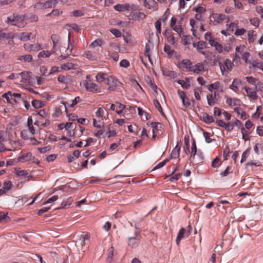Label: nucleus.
Masks as SVG:
<instances>
[{"mask_svg":"<svg viewBox=\"0 0 263 263\" xmlns=\"http://www.w3.org/2000/svg\"><path fill=\"white\" fill-rule=\"evenodd\" d=\"M204 39L206 41H208L211 46L214 47L215 49L219 53L224 52H229L232 48L231 46L224 45L222 46L219 42L218 39H214L211 33L206 32L204 35Z\"/></svg>","mask_w":263,"mask_h":263,"instance_id":"nucleus-1","label":"nucleus"},{"mask_svg":"<svg viewBox=\"0 0 263 263\" xmlns=\"http://www.w3.org/2000/svg\"><path fill=\"white\" fill-rule=\"evenodd\" d=\"M2 97L6 99L8 103L12 105L19 103L23 100V97L22 93L13 92L9 91L2 95Z\"/></svg>","mask_w":263,"mask_h":263,"instance_id":"nucleus-2","label":"nucleus"},{"mask_svg":"<svg viewBox=\"0 0 263 263\" xmlns=\"http://www.w3.org/2000/svg\"><path fill=\"white\" fill-rule=\"evenodd\" d=\"M20 77L22 79L21 82L23 83L30 85H34L36 83V76L30 71L21 72Z\"/></svg>","mask_w":263,"mask_h":263,"instance_id":"nucleus-3","label":"nucleus"},{"mask_svg":"<svg viewBox=\"0 0 263 263\" xmlns=\"http://www.w3.org/2000/svg\"><path fill=\"white\" fill-rule=\"evenodd\" d=\"M106 84L108 85V89L110 91H114L122 87L123 84L114 77L109 76L107 78Z\"/></svg>","mask_w":263,"mask_h":263,"instance_id":"nucleus-4","label":"nucleus"},{"mask_svg":"<svg viewBox=\"0 0 263 263\" xmlns=\"http://www.w3.org/2000/svg\"><path fill=\"white\" fill-rule=\"evenodd\" d=\"M135 228L136 230L134 233V236L129 237L127 238L128 245L132 248H137L140 242V233L138 231V228L136 225H135Z\"/></svg>","mask_w":263,"mask_h":263,"instance_id":"nucleus-5","label":"nucleus"},{"mask_svg":"<svg viewBox=\"0 0 263 263\" xmlns=\"http://www.w3.org/2000/svg\"><path fill=\"white\" fill-rule=\"evenodd\" d=\"M114 8L115 10L118 12L136 11L138 9L136 5L129 4H118L114 6Z\"/></svg>","mask_w":263,"mask_h":263,"instance_id":"nucleus-6","label":"nucleus"},{"mask_svg":"<svg viewBox=\"0 0 263 263\" xmlns=\"http://www.w3.org/2000/svg\"><path fill=\"white\" fill-rule=\"evenodd\" d=\"M55 38H56V35H52L51 36V39L52 40L53 44V51H49V50H43V51H41L38 54L37 57H38L39 58H49L52 54V53H53V52L56 51L55 47L57 46V42L55 41Z\"/></svg>","mask_w":263,"mask_h":263,"instance_id":"nucleus-7","label":"nucleus"},{"mask_svg":"<svg viewBox=\"0 0 263 263\" xmlns=\"http://www.w3.org/2000/svg\"><path fill=\"white\" fill-rule=\"evenodd\" d=\"M24 48L27 52H37L41 49L43 47L40 44H33L25 43L24 45Z\"/></svg>","mask_w":263,"mask_h":263,"instance_id":"nucleus-8","label":"nucleus"},{"mask_svg":"<svg viewBox=\"0 0 263 263\" xmlns=\"http://www.w3.org/2000/svg\"><path fill=\"white\" fill-rule=\"evenodd\" d=\"M150 126L153 128V139H155L157 134H159V130H161L162 129L163 125L156 122H152L150 123Z\"/></svg>","mask_w":263,"mask_h":263,"instance_id":"nucleus-9","label":"nucleus"},{"mask_svg":"<svg viewBox=\"0 0 263 263\" xmlns=\"http://www.w3.org/2000/svg\"><path fill=\"white\" fill-rule=\"evenodd\" d=\"M15 24H14V26H15L18 28H23L26 26V23L24 22V15H20L15 14Z\"/></svg>","mask_w":263,"mask_h":263,"instance_id":"nucleus-10","label":"nucleus"},{"mask_svg":"<svg viewBox=\"0 0 263 263\" xmlns=\"http://www.w3.org/2000/svg\"><path fill=\"white\" fill-rule=\"evenodd\" d=\"M15 36L22 41H27L30 40L31 38H34V36L31 33L27 32L17 33Z\"/></svg>","mask_w":263,"mask_h":263,"instance_id":"nucleus-11","label":"nucleus"},{"mask_svg":"<svg viewBox=\"0 0 263 263\" xmlns=\"http://www.w3.org/2000/svg\"><path fill=\"white\" fill-rule=\"evenodd\" d=\"M200 119L206 124H211L215 121L213 116H210L208 114L205 112L201 113Z\"/></svg>","mask_w":263,"mask_h":263,"instance_id":"nucleus-12","label":"nucleus"},{"mask_svg":"<svg viewBox=\"0 0 263 263\" xmlns=\"http://www.w3.org/2000/svg\"><path fill=\"white\" fill-rule=\"evenodd\" d=\"M153 48V46L152 45L151 42H148L146 44L145 46V55L146 56V59L147 58L149 60L151 64L153 65V63L152 62L151 59V54L152 49Z\"/></svg>","mask_w":263,"mask_h":263,"instance_id":"nucleus-13","label":"nucleus"},{"mask_svg":"<svg viewBox=\"0 0 263 263\" xmlns=\"http://www.w3.org/2000/svg\"><path fill=\"white\" fill-rule=\"evenodd\" d=\"M12 184L11 181H6L4 183V186L0 189V196L6 194L8 191L11 189Z\"/></svg>","mask_w":263,"mask_h":263,"instance_id":"nucleus-14","label":"nucleus"},{"mask_svg":"<svg viewBox=\"0 0 263 263\" xmlns=\"http://www.w3.org/2000/svg\"><path fill=\"white\" fill-rule=\"evenodd\" d=\"M242 59L245 61L246 64H252L255 66V64L252 62V57L248 52H244L241 55Z\"/></svg>","mask_w":263,"mask_h":263,"instance_id":"nucleus-15","label":"nucleus"},{"mask_svg":"<svg viewBox=\"0 0 263 263\" xmlns=\"http://www.w3.org/2000/svg\"><path fill=\"white\" fill-rule=\"evenodd\" d=\"M185 237H187L186 236V230L184 228H181L180 229L176 238V241L177 245L179 246L180 241Z\"/></svg>","mask_w":263,"mask_h":263,"instance_id":"nucleus-16","label":"nucleus"},{"mask_svg":"<svg viewBox=\"0 0 263 263\" xmlns=\"http://www.w3.org/2000/svg\"><path fill=\"white\" fill-rule=\"evenodd\" d=\"M83 56L91 61H95L98 59V55L95 51H86L84 52Z\"/></svg>","mask_w":263,"mask_h":263,"instance_id":"nucleus-17","label":"nucleus"},{"mask_svg":"<svg viewBox=\"0 0 263 263\" xmlns=\"http://www.w3.org/2000/svg\"><path fill=\"white\" fill-rule=\"evenodd\" d=\"M244 89L246 93H247V96L250 98L251 99L255 100L257 99L258 96L256 93V92L255 90H252L249 87H245Z\"/></svg>","mask_w":263,"mask_h":263,"instance_id":"nucleus-18","label":"nucleus"},{"mask_svg":"<svg viewBox=\"0 0 263 263\" xmlns=\"http://www.w3.org/2000/svg\"><path fill=\"white\" fill-rule=\"evenodd\" d=\"M206 87L210 91H212L214 89H220L221 92L223 91V87L220 86V83L218 81L207 85Z\"/></svg>","mask_w":263,"mask_h":263,"instance_id":"nucleus-19","label":"nucleus"},{"mask_svg":"<svg viewBox=\"0 0 263 263\" xmlns=\"http://www.w3.org/2000/svg\"><path fill=\"white\" fill-rule=\"evenodd\" d=\"M161 70L164 76H168L172 78H175L177 77V72L168 70L166 67H162Z\"/></svg>","mask_w":263,"mask_h":263,"instance_id":"nucleus-20","label":"nucleus"},{"mask_svg":"<svg viewBox=\"0 0 263 263\" xmlns=\"http://www.w3.org/2000/svg\"><path fill=\"white\" fill-rule=\"evenodd\" d=\"M75 67H51L50 71L48 73V74H50L57 72L60 71L62 69L64 70H71L74 69Z\"/></svg>","mask_w":263,"mask_h":263,"instance_id":"nucleus-21","label":"nucleus"},{"mask_svg":"<svg viewBox=\"0 0 263 263\" xmlns=\"http://www.w3.org/2000/svg\"><path fill=\"white\" fill-rule=\"evenodd\" d=\"M130 16L132 17V19L136 21L144 20L146 16L144 13L141 12L131 13Z\"/></svg>","mask_w":263,"mask_h":263,"instance_id":"nucleus-22","label":"nucleus"},{"mask_svg":"<svg viewBox=\"0 0 263 263\" xmlns=\"http://www.w3.org/2000/svg\"><path fill=\"white\" fill-rule=\"evenodd\" d=\"M187 70L189 71H193L194 73L199 74L201 71L208 70V69H205V67H185Z\"/></svg>","mask_w":263,"mask_h":263,"instance_id":"nucleus-23","label":"nucleus"},{"mask_svg":"<svg viewBox=\"0 0 263 263\" xmlns=\"http://www.w3.org/2000/svg\"><path fill=\"white\" fill-rule=\"evenodd\" d=\"M32 153L30 152L24 154L21 156L18 157V161L19 162H26L30 161L32 157Z\"/></svg>","mask_w":263,"mask_h":263,"instance_id":"nucleus-24","label":"nucleus"},{"mask_svg":"<svg viewBox=\"0 0 263 263\" xmlns=\"http://www.w3.org/2000/svg\"><path fill=\"white\" fill-rule=\"evenodd\" d=\"M206 99L208 104L210 106H214L218 101L217 98H215V96H213V93H209L206 95Z\"/></svg>","mask_w":263,"mask_h":263,"instance_id":"nucleus-25","label":"nucleus"},{"mask_svg":"<svg viewBox=\"0 0 263 263\" xmlns=\"http://www.w3.org/2000/svg\"><path fill=\"white\" fill-rule=\"evenodd\" d=\"M180 148L181 145H179V143H178L176 146L173 148L171 153V157L172 158H177L179 157Z\"/></svg>","mask_w":263,"mask_h":263,"instance_id":"nucleus-26","label":"nucleus"},{"mask_svg":"<svg viewBox=\"0 0 263 263\" xmlns=\"http://www.w3.org/2000/svg\"><path fill=\"white\" fill-rule=\"evenodd\" d=\"M86 89L91 92H98L99 88L97 84L93 83H88L85 85Z\"/></svg>","mask_w":263,"mask_h":263,"instance_id":"nucleus-27","label":"nucleus"},{"mask_svg":"<svg viewBox=\"0 0 263 263\" xmlns=\"http://www.w3.org/2000/svg\"><path fill=\"white\" fill-rule=\"evenodd\" d=\"M193 46L196 48L198 52L200 53L202 52V50L205 48L206 47V43L204 41H200L197 43H194L193 44Z\"/></svg>","mask_w":263,"mask_h":263,"instance_id":"nucleus-28","label":"nucleus"},{"mask_svg":"<svg viewBox=\"0 0 263 263\" xmlns=\"http://www.w3.org/2000/svg\"><path fill=\"white\" fill-rule=\"evenodd\" d=\"M181 21H179L177 24L174 25L173 27V29L179 34V36H181L183 33V28L181 27Z\"/></svg>","mask_w":263,"mask_h":263,"instance_id":"nucleus-29","label":"nucleus"},{"mask_svg":"<svg viewBox=\"0 0 263 263\" xmlns=\"http://www.w3.org/2000/svg\"><path fill=\"white\" fill-rule=\"evenodd\" d=\"M165 34L166 36L167 41L171 44H174L175 43L174 36L172 34V32L168 30H166L165 31Z\"/></svg>","mask_w":263,"mask_h":263,"instance_id":"nucleus-30","label":"nucleus"},{"mask_svg":"<svg viewBox=\"0 0 263 263\" xmlns=\"http://www.w3.org/2000/svg\"><path fill=\"white\" fill-rule=\"evenodd\" d=\"M114 248L111 247L107 250L108 257L106 259L107 263H111L114 256Z\"/></svg>","mask_w":263,"mask_h":263,"instance_id":"nucleus-31","label":"nucleus"},{"mask_svg":"<svg viewBox=\"0 0 263 263\" xmlns=\"http://www.w3.org/2000/svg\"><path fill=\"white\" fill-rule=\"evenodd\" d=\"M57 3H58V2L57 0L47 1L46 2L43 3L44 8H51L52 7H54L57 5Z\"/></svg>","mask_w":263,"mask_h":263,"instance_id":"nucleus-32","label":"nucleus"},{"mask_svg":"<svg viewBox=\"0 0 263 263\" xmlns=\"http://www.w3.org/2000/svg\"><path fill=\"white\" fill-rule=\"evenodd\" d=\"M245 46L244 45L238 46L236 47V53L234 55L235 59H239L238 53L242 54L244 52Z\"/></svg>","mask_w":263,"mask_h":263,"instance_id":"nucleus-33","label":"nucleus"},{"mask_svg":"<svg viewBox=\"0 0 263 263\" xmlns=\"http://www.w3.org/2000/svg\"><path fill=\"white\" fill-rule=\"evenodd\" d=\"M32 106L35 108H39L44 106V103L42 101L38 100H33L31 102Z\"/></svg>","mask_w":263,"mask_h":263,"instance_id":"nucleus-34","label":"nucleus"},{"mask_svg":"<svg viewBox=\"0 0 263 263\" xmlns=\"http://www.w3.org/2000/svg\"><path fill=\"white\" fill-rule=\"evenodd\" d=\"M58 127L59 130H62L63 128H65L66 130H68L70 128H72V123L67 122L66 123H61L58 125Z\"/></svg>","mask_w":263,"mask_h":263,"instance_id":"nucleus-35","label":"nucleus"},{"mask_svg":"<svg viewBox=\"0 0 263 263\" xmlns=\"http://www.w3.org/2000/svg\"><path fill=\"white\" fill-rule=\"evenodd\" d=\"M256 36V33L255 31H249L248 33V41L249 43H253L254 42Z\"/></svg>","mask_w":263,"mask_h":263,"instance_id":"nucleus-36","label":"nucleus"},{"mask_svg":"<svg viewBox=\"0 0 263 263\" xmlns=\"http://www.w3.org/2000/svg\"><path fill=\"white\" fill-rule=\"evenodd\" d=\"M240 81L237 79H234L232 85H230V88L234 91L238 90V85L240 84Z\"/></svg>","mask_w":263,"mask_h":263,"instance_id":"nucleus-37","label":"nucleus"},{"mask_svg":"<svg viewBox=\"0 0 263 263\" xmlns=\"http://www.w3.org/2000/svg\"><path fill=\"white\" fill-rule=\"evenodd\" d=\"M108 77V76H107V75L106 73L101 72L99 73L96 76V78L98 82H101L103 81L104 80L107 81V78Z\"/></svg>","mask_w":263,"mask_h":263,"instance_id":"nucleus-38","label":"nucleus"},{"mask_svg":"<svg viewBox=\"0 0 263 263\" xmlns=\"http://www.w3.org/2000/svg\"><path fill=\"white\" fill-rule=\"evenodd\" d=\"M36 115H39L44 119L50 118V115L45 109H41L36 113Z\"/></svg>","mask_w":263,"mask_h":263,"instance_id":"nucleus-39","label":"nucleus"},{"mask_svg":"<svg viewBox=\"0 0 263 263\" xmlns=\"http://www.w3.org/2000/svg\"><path fill=\"white\" fill-rule=\"evenodd\" d=\"M154 104L155 107L158 109V111L160 112L161 115L163 117H165V115L163 111L162 108L159 102L157 100L155 99L154 100Z\"/></svg>","mask_w":263,"mask_h":263,"instance_id":"nucleus-40","label":"nucleus"},{"mask_svg":"<svg viewBox=\"0 0 263 263\" xmlns=\"http://www.w3.org/2000/svg\"><path fill=\"white\" fill-rule=\"evenodd\" d=\"M15 14H12L7 17V20L5 21L6 23L12 25H14L15 22Z\"/></svg>","mask_w":263,"mask_h":263,"instance_id":"nucleus-41","label":"nucleus"},{"mask_svg":"<svg viewBox=\"0 0 263 263\" xmlns=\"http://www.w3.org/2000/svg\"><path fill=\"white\" fill-rule=\"evenodd\" d=\"M184 144L185 146L184 147V151L186 154L188 155L190 153V142L189 138L186 137L184 138Z\"/></svg>","mask_w":263,"mask_h":263,"instance_id":"nucleus-42","label":"nucleus"},{"mask_svg":"<svg viewBox=\"0 0 263 263\" xmlns=\"http://www.w3.org/2000/svg\"><path fill=\"white\" fill-rule=\"evenodd\" d=\"M156 2L154 0H145L144 5L148 9L154 7Z\"/></svg>","mask_w":263,"mask_h":263,"instance_id":"nucleus-43","label":"nucleus"},{"mask_svg":"<svg viewBox=\"0 0 263 263\" xmlns=\"http://www.w3.org/2000/svg\"><path fill=\"white\" fill-rule=\"evenodd\" d=\"M161 23L160 20L157 21L155 23V27L157 30V35H159L161 32Z\"/></svg>","mask_w":263,"mask_h":263,"instance_id":"nucleus-44","label":"nucleus"},{"mask_svg":"<svg viewBox=\"0 0 263 263\" xmlns=\"http://www.w3.org/2000/svg\"><path fill=\"white\" fill-rule=\"evenodd\" d=\"M177 82L180 84L183 89H187L191 87L190 83L184 82L183 80H179Z\"/></svg>","mask_w":263,"mask_h":263,"instance_id":"nucleus-45","label":"nucleus"},{"mask_svg":"<svg viewBox=\"0 0 263 263\" xmlns=\"http://www.w3.org/2000/svg\"><path fill=\"white\" fill-rule=\"evenodd\" d=\"M72 201H73V200L72 199V198L71 197L68 198L67 200V201L62 202L61 203V207L58 208V209H63V208H66L67 206H69L71 204Z\"/></svg>","mask_w":263,"mask_h":263,"instance_id":"nucleus-46","label":"nucleus"},{"mask_svg":"<svg viewBox=\"0 0 263 263\" xmlns=\"http://www.w3.org/2000/svg\"><path fill=\"white\" fill-rule=\"evenodd\" d=\"M226 16L224 14H216L214 16L215 20L218 23H220L225 19Z\"/></svg>","mask_w":263,"mask_h":263,"instance_id":"nucleus-47","label":"nucleus"},{"mask_svg":"<svg viewBox=\"0 0 263 263\" xmlns=\"http://www.w3.org/2000/svg\"><path fill=\"white\" fill-rule=\"evenodd\" d=\"M183 106L186 107H189L191 105V103H194L193 100H190L189 98L186 97L182 102Z\"/></svg>","mask_w":263,"mask_h":263,"instance_id":"nucleus-48","label":"nucleus"},{"mask_svg":"<svg viewBox=\"0 0 263 263\" xmlns=\"http://www.w3.org/2000/svg\"><path fill=\"white\" fill-rule=\"evenodd\" d=\"M170 160V158H166L163 161L159 163L158 165L155 166L153 170H156L157 169H159L163 166H164L166 163H167Z\"/></svg>","mask_w":263,"mask_h":263,"instance_id":"nucleus-49","label":"nucleus"},{"mask_svg":"<svg viewBox=\"0 0 263 263\" xmlns=\"http://www.w3.org/2000/svg\"><path fill=\"white\" fill-rule=\"evenodd\" d=\"M204 137L205 138V142L206 143H211L212 142V139L210 138L211 134L210 133L207 132H203V133Z\"/></svg>","mask_w":263,"mask_h":263,"instance_id":"nucleus-50","label":"nucleus"},{"mask_svg":"<svg viewBox=\"0 0 263 263\" xmlns=\"http://www.w3.org/2000/svg\"><path fill=\"white\" fill-rule=\"evenodd\" d=\"M191 152L194 155H196L197 153V146L196 141L194 139H192Z\"/></svg>","mask_w":263,"mask_h":263,"instance_id":"nucleus-51","label":"nucleus"},{"mask_svg":"<svg viewBox=\"0 0 263 263\" xmlns=\"http://www.w3.org/2000/svg\"><path fill=\"white\" fill-rule=\"evenodd\" d=\"M170 14V11L168 9H167L163 14L162 18L160 19V21H162L163 22H165L168 19Z\"/></svg>","mask_w":263,"mask_h":263,"instance_id":"nucleus-52","label":"nucleus"},{"mask_svg":"<svg viewBox=\"0 0 263 263\" xmlns=\"http://www.w3.org/2000/svg\"><path fill=\"white\" fill-rule=\"evenodd\" d=\"M32 59V57L30 54H27L23 56H22L20 58V60L21 61H23L24 62H30Z\"/></svg>","mask_w":263,"mask_h":263,"instance_id":"nucleus-53","label":"nucleus"},{"mask_svg":"<svg viewBox=\"0 0 263 263\" xmlns=\"http://www.w3.org/2000/svg\"><path fill=\"white\" fill-rule=\"evenodd\" d=\"M164 51L170 55H173L175 51L171 50V47L168 45H165L164 47Z\"/></svg>","mask_w":263,"mask_h":263,"instance_id":"nucleus-54","label":"nucleus"},{"mask_svg":"<svg viewBox=\"0 0 263 263\" xmlns=\"http://www.w3.org/2000/svg\"><path fill=\"white\" fill-rule=\"evenodd\" d=\"M219 161L220 159L218 157H216L212 162V166L214 168L218 167L220 164Z\"/></svg>","mask_w":263,"mask_h":263,"instance_id":"nucleus-55","label":"nucleus"},{"mask_svg":"<svg viewBox=\"0 0 263 263\" xmlns=\"http://www.w3.org/2000/svg\"><path fill=\"white\" fill-rule=\"evenodd\" d=\"M102 41L100 40H95L92 42L90 45V47L91 48H95L96 47H101Z\"/></svg>","mask_w":263,"mask_h":263,"instance_id":"nucleus-56","label":"nucleus"},{"mask_svg":"<svg viewBox=\"0 0 263 263\" xmlns=\"http://www.w3.org/2000/svg\"><path fill=\"white\" fill-rule=\"evenodd\" d=\"M6 134L7 132L4 130L0 131V142L6 141Z\"/></svg>","mask_w":263,"mask_h":263,"instance_id":"nucleus-57","label":"nucleus"},{"mask_svg":"<svg viewBox=\"0 0 263 263\" xmlns=\"http://www.w3.org/2000/svg\"><path fill=\"white\" fill-rule=\"evenodd\" d=\"M22 138L24 140H27L30 138V136L28 135V130L24 129L21 132V133Z\"/></svg>","mask_w":263,"mask_h":263,"instance_id":"nucleus-58","label":"nucleus"},{"mask_svg":"<svg viewBox=\"0 0 263 263\" xmlns=\"http://www.w3.org/2000/svg\"><path fill=\"white\" fill-rule=\"evenodd\" d=\"M226 125L225 126V129L228 132L232 131L234 127V124L231 122L226 123Z\"/></svg>","mask_w":263,"mask_h":263,"instance_id":"nucleus-59","label":"nucleus"},{"mask_svg":"<svg viewBox=\"0 0 263 263\" xmlns=\"http://www.w3.org/2000/svg\"><path fill=\"white\" fill-rule=\"evenodd\" d=\"M249 153V149L248 148L243 152L241 156V159L240 160V162L241 163L246 160Z\"/></svg>","mask_w":263,"mask_h":263,"instance_id":"nucleus-60","label":"nucleus"},{"mask_svg":"<svg viewBox=\"0 0 263 263\" xmlns=\"http://www.w3.org/2000/svg\"><path fill=\"white\" fill-rule=\"evenodd\" d=\"M251 24L254 26L257 27L259 24V20L257 18H253L250 20Z\"/></svg>","mask_w":263,"mask_h":263,"instance_id":"nucleus-61","label":"nucleus"},{"mask_svg":"<svg viewBox=\"0 0 263 263\" xmlns=\"http://www.w3.org/2000/svg\"><path fill=\"white\" fill-rule=\"evenodd\" d=\"M81 101V99L80 97H76L72 101V103L69 105V107H74L78 102H80Z\"/></svg>","mask_w":263,"mask_h":263,"instance_id":"nucleus-62","label":"nucleus"},{"mask_svg":"<svg viewBox=\"0 0 263 263\" xmlns=\"http://www.w3.org/2000/svg\"><path fill=\"white\" fill-rule=\"evenodd\" d=\"M110 32L117 37L121 36V32L117 29H112L110 30Z\"/></svg>","mask_w":263,"mask_h":263,"instance_id":"nucleus-63","label":"nucleus"},{"mask_svg":"<svg viewBox=\"0 0 263 263\" xmlns=\"http://www.w3.org/2000/svg\"><path fill=\"white\" fill-rule=\"evenodd\" d=\"M256 11L260 15V17L263 18V8L260 6H256Z\"/></svg>","mask_w":263,"mask_h":263,"instance_id":"nucleus-64","label":"nucleus"}]
</instances>
